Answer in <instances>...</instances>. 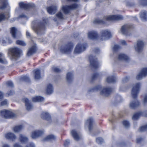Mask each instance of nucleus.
Here are the masks:
<instances>
[{
	"label": "nucleus",
	"instance_id": "obj_1",
	"mask_svg": "<svg viewBox=\"0 0 147 147\" xmlns=\"http://www.w3.org/2000/svg\"><path fill=\"white\" fill-rule=\"evenodd\" d=\"M123 17L120 15H114L109 16H105L104 18V20L97 18L94 21V23L104 24L106 21H113L121 20Z\"/></svg>",
	"mask_w": 147,
	"mask_h": 147
},
{
	"label": "nucleus",
	"instance_id": "obj_2",
	"mask_svg": "<svg viewBox=\"0 0 147 147\" xmlns=\"http://www.w3.org/2000/svg\"><path fill=\"white\" fill-rule=\"evenodd\" d=\"M46 23L45 21H43L42 22H37L36 26L32 27V28L38 35H41L44 33Z\"/></svg>",
	"mask_w": 147,
	"mask_h": 147
},
{
	"label": "nucleus",
	"instance_id": "obj_3",
	"mask_svg": "<svg viewBox=\"0 0 147 147\" xmlns=\"http://www.w3.org/2000/svg\"><path fill=\"white\" fill-rule=\"evenodd\" d=\"M12 55V59L16 60L20 57L22 53V51L20 49L16 47L9 49Z\"/></svg>",
	"mask_w": 147,
	"mask_h": 147
},
{
	"label": "nucleus",
	"instance_id": "obj_4",
	"mask_svg": "<svg viewBox=\"0 0 147 147\" xmlns=\"http://www.w3.org/2000/svg\"><path fill=\"white\" fill-rule=\"evenodd\" d=\"M74 45L72 43L70 42L66 45H63L60 49L61 52L67 54L70 53L72 50Z\"/></svg>",
	"mask_w": 147,
	"mask_h": 147
},
{
	"label": "nucleus",
	"instance_id": "obj_5",
	"mask_svg": "<svg viewBox=\"0 0 147 147\" xmlns=\"http://www.w3.org/2000/svg\"><path fill=\"white\" fill-rule=\"evenodd\" d=\"M141 84L140 83H137L133 86L131 90V95L132 97L136 99L137 97L138 94L140 90Z\"/></svg>",
	"mask_w": 147,
	"mask_h": 147
},
{
	"label": "nucleus",
	"instance_id": "obj_6",
	"mask_svg": "<svg viewBox=\"0 0 147 147\" xmlns=\"http://www.w3.org/2000/svg\"><path fill=\"white\" fill-rule=\"evenodd\" d=\"M89 59L90 65L93 69H96L99 67V65L95 57L90 55L89 57Z\"/></svg>",
	"mask_w": 147,
	"mask_h": 147
},
{
	"label": "nucleus",
	"instance_id": "obj_7",
	"mask_svg": "<svg viewBox=\"0 0 147 147\" xmlns=\"http://www.w3.org/2000/svg\"><path fill=\"white\" fill-rule=\"evenodd\" d=\"M78 7V5L76 3H74L70 5H66L63 7L62 9L64 13L67 14L71 10L76 9Z\"/></svg>",
	"mask_w": 147,
	"mask_h": 147
},
{
	"label": "nucleus",
	"instance_id": "obj_8",
	"mask_svg": "<svg viewBox=\"0 0 147 147\" xmlns=\"http://www.w3.org/2000/svg\"><path fill=\"white\" fill-rule=\"evenodd\" d=\"M86 44H81L78 43L74 51L75 53L79 54L84 51L87 47Z\"/></svg>",
	"mask_w": 147,
	"mask_h": 147
},
{
	"label": "nucleus",
	"instance_id": "obj_9",
	"mask_svg": "<svg viewBox=\"0 0 147 147\" xmlns=\"http://www.w3.org/2000/svg\"><path fill=\"white\" fill-rule=\"evenodd\" d=\"M1 115L5 118H9L13 117L15 116V114L10 111L4 110L1 112Z\"/></svg>",
	"mask_w": 147,
	"mask_h": 147
},
{
	"label": "nucleus",
	"instance_id": "obj_10",
	"mask_svg": "<svg viewBox=\"0 0 147 147\" xmlns=\"http://www.w3.org/2000/svg\"><path fill=\"white\" fill-rule=\"evenodd\" d=\"M132 27L130 25L125 24L121 27L120 32L126 36L129 35V29Z\"/></svg>",
	"mask_w": 147,
	"mask_h": 147
},
{
	"label": "nucleus",
	"instance_id": "obj_11",
	"mask_svg": "<svg viewBox=\"0 0 147 147\" xmlns=\"http://www.w3.org/2000/svg\"><path fill=\"white\" fill-rule=\"evenodd\" d=\"M144 43L141 40H138L137 43L136 45L134 46L135 50L138 52H141L144 48Z\"/></svg>",
	"mask_w": 147,
	"mask_h": 147
},
{
	"label": "nucleus",
	"instance_id": "obj_12",
	"mask_svg": "<svg viewBox=\"0 0 147 147\" xmlns=\"http://www.w3.org/2000/svg\"><path fill=\"white\" fill-rule=\"evenodd\" d=\"M111 34L110 32L107 30H102L101 32V38L102 40H105L111 37Z\"/></svg>",
	"mask_w": 147,
	"mask_h": 147
},
{
	"label": "nucleus",
	"instance_id": "obj_13",
	"mask_svg": "<svg viewBox=\"0 0 147 147\" xmlns=\"http://www.w3.org/2000/svg\"><path fill=\"white\" fill-rule=\"evenodd\" d=\"M147 75V68H143L136 76V79L138 80H140L145 77Z\"/></svg>",
	"mask_w": 147,
	"mask_h": 147
},
{
	"label": "nucleus",
	"instance_id": "obj_14",
	"mask_svg": "<svg viewBox=\"0 0 147 147\" xmlns=\"http://www.w3.org/2000/svg\"><path fill=\"white\" fill-rule=\"evenodd\" d=\"M19 5L20 8L24 9H27L29 8H32L34 6V4L32 3L26 4L23 2L20 3Z\"/></svg>",
	"mask_w": 147,
	"mask_h": 147
},
{
	"label": "nucleus",
	"instance_id": "obj_15",
	"mask_svg": "<svg viewBox=\"0 0 147 147\" xmlns=\"http://www.w3.org/2000/svg\"><path fill=\"white\" fill-rule=\"evenodd\" d=\"M11 33L12 36L14 38H18L20 36L21 34L20 32L17 31V29L15 27L11 28Z\"/></svg>",
	"mask_w": 147,
	"mask_h": 147
},
{
	"label": "nucleus",
	"instance_id": "obj_16",
	"mask_svg": "<svg viewBox=\"0 0 147 147\" xmlns=\"http://www.w3.org/2000/svg\"><path fill=\"white\" fill-rule=\"evenodd\" d=\"M43 133V131L41 130H35L32 132L31 136L32 138L35 139L41 136Z\"/></svg>",
	"mask_w": 147,
	"mask_h": 147
},
{
	"label": "nucleus",
	"instance_id": "obj_17",
	"mask_svg": "<svg viewBox=\"0 0 147 147\" xmlns=\"http://www.w3.org/2000/svg\"><path fill=\"white\" fill-rule=\"evenodd\" d=\"M112 89L111 88H104L100 92V94L105 96H107L111 93Z\"/></svg>",
	"mask_w": 147,
	"mask_h": 147
},
{
	"label": "nucleus",
	"instance_id": "obj_18",
	"mask_svg": "<svg viewBox=\"0 0 147 147\" xmlns=\"http://www.w3.org/2000/svg\"><path fill=\"white\" fill-rule=\"evenodd\" d=\"M88 36L89 38L94 39L97 38L98 34L96 32L94 31L89 32L88 33Z\"/></svg>",
	"mask_w": 147,
	"mask_h": 147
},
{
	"label": "nucleus",
	"instance_id": "obj_19",
	"mask_svg": "<svg viewBox=\"0 0 147 147\" xmlns=\"http://www.w3.org/2000/svg\"><path fill=\"white\" fill-rule=\"evenodd\" d=\"M22 100L25 104L27 110L30 111L32 108V106L31 103L29 102V100L28 99L24 98Z\"/></svg>",
	"mask_w": 147,
	"mask_h": 147
},
{
	"label": "nucleus",
	"instance_id": "obj_20",
	"mask_svg": "<svg viewBox=\"0 0 147 147\" xmlns=\"http://www.w3.org/2000/svg\"><path fill=\"white\" fill-rule=\"evenodd\" d=\"M141 20L143 21H147V12L145 11H142L140 13Z\"/></svg>",
	"mask_w": 147,
	"mask_h": 147
},
{
	"label": "nucleus",
	"instance_id": "obj_21",
	"mask_svg": "<svg viewBox=\"0 0 147 147\" xmlns=\"http://www.w3.org/2000/svg\"><path fill=\"white\" fill-rule=\"evenodd\" d=\"M56 9L57 7L55 5H53L47 8L48 12L50 14L55 13Z\"/></svg>",
	"mask_w": 147,
	"mask_h": 147
},
{
	"label": "nucleus",
	"instance_id": "obj_22",
	"mask_svg": "<svg viewBox=\"0 0 147 147\" xmlns=\"http://www.w3.org/2000/svg\"><path fill=\"white\" fill-rule=\"evenodd\" d=\"M36 51V47L35 46H33L28 49L27 55L28 57L31 56L34 54Z\"/></svg>",
	"mask_w": 147,
	"mask_h": 147
},
{
	"label": "nucleus",
	"instance_id": "obj_23",
	"mask_svg": "<svg viewBox=\"0 0 147 147\" xmlns=\"http://www.w3.org/2000/svg\"><path fill=\"white\" fill-rule=\"evenodd\" d=\"M19 140L20 142L22 144H26L28 141V138L22 134L20 135Z\"/></svg>",
	"mask_w": 147,
	"mask_h": 147
},
{
	"label": "nucleus",
	"instance_id": "obj_24",
	"mask_svg": "<svg viewBox=\"0 0 147 147\" xmlns=\"http://www.w3.org/2000/svg\"><path fill=\"white\" fill-rule=\"evenodd\" d=\"M7 0H0V9H3L8 6Z\"/></svg>",
	"mask_w": 147,
	"mask_h": 147
},
{
	"label": "nucleus",
	"instance_id": "obj_25",
	"mask_svg": "<svg viewBox=\"0 0 147 147\" xmlns=\"http://www.w3.org/2000/svg\"><path fill=\"white\" fill-rule=\"evenodd\" d=\"M5 137L7 139H9L12 141H14L16 138L15 135L13 133H7L5 135Z\"/></svg>",
	"mask_w": 147,
	"mask_h": 147
},
{
	"label": "nucleus",
	"instance_id": "obj_26",
	"mask_svg": "<svg viewBox=\"0 0 147 147\" xmlns=\"http://www.w3.org/2000/svg\"><path fill=\"white\" fill-rule=\"evenodd\" d=\"M93 122V119L92 118H90L87 120L86 123V125L87 124L89 125V130L90 132L91 131L92 128Z\"/></svg>",
	"mask_w": 147,
	"mask_h": 147
},
{
	"label": "nucleus",
	"instance_id": "obj_27",
	"mask_svg": "<svg viewBox=\"0 0 147 147\" xmlns=\"http://www.w3.org/2000/svg\"><path fill=\"white\" fill-rule=\"evenodd\" d=\"M41 117L43 119L50 121L51 120V117L49 113L47 112H42L41 115Z\"/></svg>",
	"mask_w": 147,
	"mask_h": 147
},
{
	"label": "nucleus",
	"instance_id": "obj_28",
	"mask_svg": "<svg viewBox=\"0 0 147 147\" xmlns=\"http://www.w3.org/2000/svg\"><path fill=\"white\" fill-rule=\"evenodd\" d=\"M71 134L74 139L76 140H78L81 138V137L75 130H73L71 132Z\"/></svg>",
	"mask_w": 147,
	"mask_h": 147
},
{
	"label": "nucleus",
	"instance_id": "obj_29",
	"mask_svg": "<svg viewBox=\"0 0 147 147\" xmlns=\"http://www.w3.org/2000/svg\"><path fill=\"white\" fill-rule=\"evenodd\" d=\"M118 58L119 60H124L125 61H127L129 59L127 56L123 54H119V55Z\"/></svg>",
	"mask_w": 147,
	"mask_h": 147
},
{
	"label": "nucleus",
	"instance_id": "obj_30",
	"mask_svg": "<svg viewBox=\"0 0 147 147\" xmlns=\"http://www.w3.org/2000/svg\"><path fill=\"white\" fill-rule=\"evenodd\" d=\"M140 104L139 101L135 100L133 102H131L130 103V107L131 109H134L136 107L138 106Z\"/></svg>",
	"mask_w": 147,
	"mask_h": 147
},
{
	"label": "nucleus",
	"instance_id": "obj_31",
	"mask_svg": "<svg viewBox=\"0 0 147 147\" xmlns=\"http://www.w3.org/2000/svg\"><path fill=\"white\" fill-rule=\"evenodd\" d=\"M34 78L35 79H39L41 76L40 75V71L39 69H36L34 71Z\"/></svg>",
	"mask_w": 147,
	"mask_h": 147
},
{
	"label": "nucleus",
	"instance_id": "obj_32",
	"mask_svg": "<svg viewBox=\"0 0 147 147\" xmlns=\"http://www.w3.org/2000/svg\"><path fill=\"white\" fill-rule=\"evenodd\" d=\"M116 80V78L115 76H108L106 79V81L108 83H114Z\"/></svg>",
	"mask_w": 147,
	"mask_h": 147
},
{
	"label": "nucleus",
	"instance_id": "obj_33",
	"mask_svg": "<svg viewBox=\"0 0 147 147\" xmlns=\"http://www.w3.org/2000/svg\"><path fill=\"white\" fill-rule=\"evenodd\" d=\"M9 12L7 13H0V21L6 19H8L9 18Z\"/></svg>",
	"mask_w": 147,
	"mask_h": 147
},
{
	"label": "nucleus",
	"instance_id": "obj_34",
	"mask_svg": "<svg viewBox=\"0 0 147 147\" xmlns=\"http://www.w3.org/2000/svg\"><path fill=\"white\" fill-rule=\"evenodd\" d=\"M53 88L52 85L49 84L46 89V92L48 94H50L53 92Z\"/></svg>",
	"mask_w": 147,
	"mask_h": 147
},
{
	"label": "nucleus",
	"instance_id": "obj_35",
	"mask_svg": "<svg viewBox=\"0 0 147 147\" xmlns=\"http://www.w3.org/2000/svg\"><path fill=\"white\" fill-rule=\"evenodd\" d=\"M44 100V98L40 96L34 97L32 99L34 102H41L43 101Z\"/></svg>",
	"mask_w": 147,
	"mask_h": 147
},
{
	"label": "nucleus",
	"instance_id": "obj_36",
	"mask_svg": "<svg viewBox=\"0 0 147 147\" xmlns=\"http://www.w3.org/2000/svg\"><path fill=\"white\" fill-rule=\"evenodd\" d=\"M56 138L55 136L53 135H50L47 136L46 138H45L44 141H49L54 140Z\"/></svg>",
	"mask_w": 147,
	"mask_h": 147
},
{
	"label": "nucleus",
	"instance_id": "obj_37",
	"mask_svg": "<svg viewBox=\"0 0 147 147\" xmlns=\"http://www.w3.org/2000/svg\"><path fill=\"white\" fill-rule=\"evenodd\" d=\"M73 75L72 72H69L67 75V81L69 82H71L73 80Z\"/></svg>",
	"mask_w": 147,
	"mask_h": 147
},
{
	"label": "nucleus",
	"instance_id": "obj_38",
	"mask_svg": "<svg viewBox=\"0 0 147 147\" xmlns=\"http://www.w3.org/2000/svg\"><path fill=\"white\" fill-rule=\"evenodd\" d=\"M142 112H139L135 113L132 117L133 119L136 120L138 119L140 116L142 115Z\"/></svg>",
	"mask_w": 147,
	"mask_h": 147
},
{
	"label": "nucleus",
	"instance_id": "obj_39",
	"mask_svg": "<svg viewBox=\"0 0 147 147\" xmlns=\"http://www.w3.org/2000/svg\"><path fill=\"white\" fill-rule=\"evenodd\" d=\"M22 128L23 127L21 125L17 126L14 127L13 130L15 132H17L21 131Z\"/></svg>",
	"mask_w": 147,
	"mask_h": 147
},
{
	"label": "nucleus",
	"instance_id": "obj_40",
	"mask_svg": "<svg viewBox=\"0 0 147 147\" xmlns=\"http://www.w3.org/2000/svg\"><path fill=\"white\" fill-rule=\"evenodd\" d=\"M0 63H7V61L5 60L3 54L2 53H0Z\"/></svg>",
	"mask_w": 147,
	"mask_h": 147
},
{
	"label": "nucleus",
	"instance_id": "obj_41",
	"mask_svg": "<svg viewBox=\"0 0 147 147\" xmlns=\"http://www.w3.org/2000/svg\"><path fill=\"white\" fill-rule=\"evenodd\" d=\"M139 3L143 6H147V0H138Z\"/></svg>",
	"mask_w": 147,
	"mask_h": 147
},
{
	"label": "nucleus",
	"instance_id": "obj_42",
	"mask_svg": "<svg viewBox=\"0 0 147 147\" xmlns=\"http://www.w3.org/2000/svg\"><path fill=\"white\" fill-rule=\"evenodd\" d=\"M96 142L99 144H101L104 142L103 139L101 138L98 137L96 138Z\"/></svg>",
	"mask_w": 147,
	"mask_h": 147
},
{
	"label": "nucleus",
	"instance_id": "obj_43",
	"mask_svg": "<svg viewBox=\"0 0 147 147\" xmlns=\"http://www.w3.org/2000/svg\"><path fill=\"white\" fill-rule=\"evenodd\" d=\"M16 44L22 46H25L26 45L25 42L22 40H18L16 41Z\"/></svg>",
	"mask_w": 147,
	"mask_h": 147
},
{
	"label": "nucleus",
	"instance_id": "obj_44",
	"mask_svg": "<svg viewBox=\"0 0 147 147\" xmlns=\"http://www.w3.org/2000/svg\"><path fill=\"white\" fill-rule=\"evenodd\" d=\"M57 17L59 19L63 20L64 19L63 16L62 14L60 12H59L56 14Z\"/></svg>",
	"mask_w": 147,
	"mask_h": 147
},
{
	"label": "nucleus",
	"instance_id": "obj_45",
	"mask_svg": "<svg viewBox=\"0 0 147 147\" xmlns=\"http://www.w3.org/2000/svg\"><path fill=\"white\" fill-rule=\"evenodd\" d=\"M126 3V5L129 7H132L134 5V3L131 1H127Z\"/></svg>",
	"mask_w": 147,
	"mask_h": 147
},
{
	"label": "nucleus",
	"instance_id": "obj_46",
	"mask_svg": "<svg viewBox=\"0 0 147 147\" xmlns=\"http://www.w3.org/2000/svg\"><path fill=\"white\" fill-rule=\"evenodd\" d=\"M147 130V124L142 127H141L139 129L140 131H143Z\"/></svg>",
	"mask_w": 147,
	"mask_h": 147
},
{
	"label": "nucleus",
	"instance_id": "obj_47",
	"mask_svg": "<svg viewBox=\"0 0 147 147\" xmlns=\"http://www.w3.org/2000/svg\"><path fill=\"white\" fill-rule=\"evenodd\" d=\"M123 125L126 128L128 127L130 125L129 122L127 121H123Z\"/></svg>",
	"mask_w": 147,
	"mask_h": 147
},
{
	"label": "nucleus",
	"instance_id": "obj_48",
	"mask_svg": "<svg viewBox=\"0 0 147 147\" xmlns=\"http://www.w3.org/2000/svg\"><path fill=\"white\" fill-rule=\"evenodd\" d=\"M120 48V47L118 45H115L113 47V50L114 51H117Z\"/></svg>",
	"mask_w": 147,
	"mask_h": 147
},
{
	"label": "nucleus",
	"instance_id": "obj_49",
	"mask_svg": "<svg viewBox=\"0 0 147 147\" xmlns=\"http://www.w3.org/2000/svg\"><path fill=\"white\" fill-rule=\"evenodd\" d=\"M6 84L7 85L10 87H13V82L11 81H9L7 82Z\"/></svg>",
	"mask_w": 147,
	"mask_h": 147
},
{
	"label": "nucleus",
	"instance_id": "obj_50",
	"mask_svg": "<svg viewBox=\"0 0 147 147\" xmlns=\"http://www.w3.org/2000/svg\"><path fill=\"white\" fill-rule=\"evenodd\" d=\"M22 80H23L25 81H28L29 80V78L28 76H23L21 78Z\"/></svg>",
	"mask_w": 147,
	"mask_h": 147
},
{
	"label": "nucleus",
	"instance_id": "obj_51",
	"mask_svg": "<svg viewBox=\"0 0 147 147\" xmlns=\"http://www.w3.org/2000/svg\"><path fill=\"white\" fill-rule=\"evenodd\" d=\"M7 100H5L1 102V106H4L7 105Z\"/></svg>",
	"mask_w": 147,
	"mask_h": 147
},
{
	"label": "nucleus",
	"instance_id": "obj_52",
	"mask_svg": "<svg viewBox=\"0 0 147 147\" xmlns=\"http://www.w3.org/2000/svg\"><path fill=\"white\" fill-rule=\"evenodd\" d=\"M143 102L144 104L147 103V94L145 95Z\"/></svg>",
	"mask_w": 147,
	"mask_h": 147
},
{
	"label": "nucleus",
	"instance_id": "obj_53",
	"mask_svg": "<svg viewBox=\"0 0 147 147\" xmlns=\"http://www.w3.org/2000/svg\"><path fill=\"white\" fill-rule=\"evenodd\" d=\"M98 74H95L93 75L92 76V80L95 79L97 77H98Z\"/></svg>",
	"mask_w": 147,
	"mask_h": 147
},
{
	"label": "nucleus",
	"instance_id": "obj_54",
	"mask_svg": "<svg viewBox=\"0 0 147 147\" xmlns=\"http://www.w3.org/2000/svg\"><path fill=\"white\" fill-rule=\"evenodd\" d=\"M0 43L3 46L5 45H7V42L5 40L2 39L1 40H0Z\"/></svg>",
	"mask_w": 147,
	"mask_h": 147
},
{
	"label": "nucleus",
	"instance_id": "obj_55",
	"mask_svg": "<svg viewBox=\"0 0 147 147\" xmlns=\"http://www.w3.org/2000/svg\"><path fill=\"white\" fill-rule=\"evenodd\" d=\"M53 70L55 72H58L60 71L61 70L58 68L57 67H55L53 68Z\"/></svg>",
	"mask_w": 147,
	"mask_h": 147
},
{
	"label": "nucleus",
	"instance_id": "obj_56",
	"mask_svg": "<svg viewBox=\"0 0 147 147\" xmlns=\"http://www.w3.org/2000/svg\"><path fill=\"white\" fill-rule=\"evenodd\" d=\"M26 147H35V145L33 143H31L26 146Z\"/></svg>",
	"mask_w": 147,
	"mask_h": 147
},
{
	"label": "nucleus",
	"instance_id": "obj_57",
	"mask_svg": "<svg viewBox=\"0 0 147 147\" xmlns=\"http://www.w3.org/2000/svg\"><path fill=\"white\" fill-rule=\"evenodd\" d=\"M69 143V140H66L65 142L64 145L65 146H67Z\"/></svg>",
	"mask_w": 147,
	"mask_h": 147
},
{
	"label": "nucleus",
	"instance_id": "obj_58",
	"mask_svg": "<svg viewBox=\"0 0 147 147\" xmlns=\"http://www.w3.org/2000/svg\"><path fill=\"white\" fill-rule=\"evenodd\" d=\"M19 18H25L26 19H27V17L26 16L24 15V14H23L20 15L19 16Z\"/></svg>",
	"mask_w": 147,
	"mask_h": 147
},
{
	"label": "nucleus",
	"instance_id": "obj_59",
	"mask_svg": "<svg viewBox=\"0 0 147 147\" xmlns=\"http://www.w3.org/2000/svg\"><path fill=\"white\" fill-rule=\"evenodd\" d=\"M143 140V139L141 138H137L136 140V142L138 143H140Z\"/></svg>",
	"mask_w": 147,
	"mask_h": 147
},
{
	"label": "nucleus",
	"instance_id": "obj_60",
	"mask_svg": "<svg viewBox=\"0 0 147 147\" xmlns=\"http://www.w3.org/2000/svg\"><path fill=\"white\" fill-rule=\"evenodd\" d=\"M14 94V92L13 90H10L8 93V96L12 95Z\"/></svg>",
	"mask_w": 147,
	"mask_h": 147
},
{
	"label": "nucleus",
	"instance_id": "obj_61",
	"mask_svg": "<svg viewBox=\"0 0 147 147\" xmlns=\"http://www.w3.org/2000/svg\"><path fill=\"white\" fill-rule=\"evenodd\" d=\"M13 147H22L19 144L16 143L13 145Z\"/></svg>",
	"mask_w": 147,
	"mask_h": 147
},
{
	"label": "nucleus",
	"instance_id": "obj_62",
	"mask_svg": "<svg viewBox=\"0 0 147 147\" xmlns=\"http://www.w3.org/2000/svg\"><path fill=\"white\" fill-rule=\"evenodd\" d=\"M121 44L123 45H126V43L125 41L124 40H121L120 41Z\"/></svg>",
	"mask_w": 147,
	"mask_h": 147
},
{
	"label": "nucleus",
	"instance_id": "obj_63",
	"mask_svg": "<svg viewBox=\"0 0 147 147\" xmlns=\"http://www.w3.org/2000/svg\"><path fill=\"white\" fill-rule=\"evenodd\" d=\"M100 86H97L96 87L94 88V89H93L94 91H97L100 88Z\"/></svg>",
	"mask_w": 147,
	"mask_h": 147
},
{
	"label": "nucleus",
	"instance_id": "obj_64",
	"mask_svg": "<svg viewBox=\"0 0 147 147\" xmlns=\"http://www.w3.org/2000/svg\"><path fill=\"white\" fill-rule=\"evenodd\" d=\"M94 51L96 53H97L99 52L100 50L99 49L96 48L94 49Z\"/></svg>",
	"mask_w": 147,
	"mask_h": 147
}]
</instances>
